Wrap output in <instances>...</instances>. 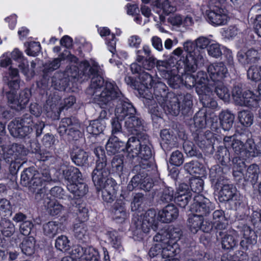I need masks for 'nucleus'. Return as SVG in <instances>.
<instances>
[{
  "mask_svg": "<svg viewBox=\"0 0 261 261\" xmlns=\"http://www.w3.org/2000/svg\"><path fill=\"white\" fill-rule=\"evenodd\" d=\"M87 94L93 96V102L101 108L110 107L116 99L122 97V93L114 82L105 81L98 73L91 78V84L87 89Z\"/></svg>",
  "mask_w": 261,
  "mask_h": 261,
  "instance_id": "obj_1",
  "label": "nucleus"
},
{
  "mask_svg": "<svg viewBox=\"0 0 261 261\" xmlns=\"http://www.w3.org/2000/svg\"><path fill=\"white\" fill-rule=\"evenodd\" d=\"M151 146L149 136L144 133L138 137L132 136L128 139L126 150L128 155L132 158L138 157L140 160L139 165L134 166L133 172H137L140 168L145 169L151 167L150 159L152 155Z\"/></svg>",
  "mask_w": 261,
  "mask_h": 261,
  "instance_id": "obj_2",
  "label": "nucleus"
},
{
  "mask_svg": "<svg viewBox=\"0 0 261 261\" xmlns=\"http://www.w3.org/2000/svg\"><path fill=\"white\" fill-rule=\"evenodd\" d=\"M33 117L25 114L20 118L15 119L8 125L10 134L15 138H30L35 131L36 138L41 136L45 126L42 121H38L33 125Z\"/></svg>",
  "mask_w": 261,
  "mask_h": 261,
  "instance_id": "obj_3",
  "label": "nucleus"
},
{
  "mask_svg": "<svg viewBox=\"0 0 261 261\" xmlns=\"http://www.w3.org/2000/svg\"><path fill=\"white\" fill-rule=\"evenodd\" d=\"M159 105L166 114L177 116L181 112L186 115L190 112L193 106L192 96L189 93L179 96L169 94L167 98Z\"/></svg>",
  "mask_w": 261,
  "mask_h": 261,
  "instance_id": "obj_4",
  "label": "nucleus"
},
{
  "mask_svg": "<svg viewBox=\"0 0 261 261\" xmlns=\"http://www.w3.org/2000/svg\"><path fill=\"white\" fill-rule=\"evenodd\" d=\"M136 229L134 231L135 235L139 236L142 239L144 233L149 232L150 229L155 231L158 229L159 222L156 219V212L153 209H149L143 215L133 220Z\"/></svg>",
  "mask_w": 261,
  "mask_h": 261,
  "instance_id": "obj_5",
  "label": "nucleus"
},
{
  "mask_svg": "<svg viewBox=\"0 0 261 261\" xmlns=\"http://www.w3.org/2000/svg\"><path fill=\"white\" fill-rule=\"evenodd\" d=\"M184 50L187 53L186 57H182L183 60H180L178 65L182 63L184 72L194 73L197 69L198 64L203 61L202 53L195 47L193 42L187 41L184 44Z\"/></svg>",
  "mask_w": 261,
  "mask_h": 261,
  "instance_id": "obj_6",
  "label": "nucleus"
},
{
  "mask_svg": "<svg viewBox=\"0 0 261 261\" xmlns=\"http://www.w3.org/2000/svg\"><path fill=\"white\" fill-rule=\"evenodd\" d=\"M3 160L7 163H10L9 172L13 175H15L21 166L20 162L17 160L21 156L26 155L24 146L19 143H13L11 145L2 148Z\"/></svg>",
  "mask_w": 261,
  "mask_h": 261,
  "instance_id": "obj_7",
  "label": "nucleus"
},
{
  "mask_svg": "<svg viewBox=\"0 0 261 261\" xmlns=\"http://www.w3.org/2000/svg\"><path fill=\"white\" fill-rule=\"evenodd\" d=\"M97 178L98 180H95L94 176H92L97 192L99 193L101 191L103 200L108 203H111L116 198L117 183L112 178H107V175L98 176Z\"/></svg>",
  "mask_w": 261,
  "mask_h": 261,
  "instance_id": "obj_8",
  "label": "nucleus"
},
{
  "mask_svg": "<svg viewBox=\"0 0 261 261\" xmlns=\"http://www.w3.org/2000/svg\"><path fill=\"white\" fill-rule=\"evenodd\" d=\"M205 11V16L207 21L214 26L225 25L228 17L224 11V6L220 3H211Z\"/></svg>",
  "mask_w": 261,
  "mask_h": 261,
  "instance_id": "obj_9",
  "label": "nucleus"
},
{
  "mask_svg": "<svg viewBox=\"0 0 261 261\" xmlns=\"http://www.w3.org/2000/svg\"><path fill=\"white\" fill-rule=\"evenodd\" d=\"M80 127V124L75 120L68 117L64 118L60 123L58 132L60 136L67 134L69 141L77 140L82 136Z\"/></svg>",
  "mask_w": 261,
  "mask_h": 261,
  "instance_id": "obj_10",
  "label": "nucleus"
},
{
  "mask_svg": "<svg viewBox=\"0 0 261 261\" xmlns=\"http://www.w3.org/2000/svg\"><path fill=\"white\" fill-rule=\"evenodd\" d=\"M221 190L219 192L218 198L220 202H229L233 204V208L237 210L242 203L241 196L237 192V189L232 185L225 184L224 182L220 185Z\"/></svg>",
  "mask_w": 261,
  "mask_h": 261,
  "instance_id": "obj_11",
  "label": "nucleus"
},
{
  "mask_svg": "<svg viewBox=\"0 0 261 261\" xmlns=\"http://www.w3.org/2000/svg\"><path fill=\"white\" fill-rule=\"evenodd\" d=\"M214 208L213 204L208 199L202 195L197 194L193 197L190 210L203 217L208 215Z\"/></svg>",
  "mask_w": 261,
  "mask_h": 261,
  "instance_id": "obj_12",
  "label": "nucleus"
},
{
  "mask_svg": "<svg viewBox=\"0 0 261 261\" xmlns=\"http://www.w3.org/2000/svg\"><path fill=\"white\" fill-rule=\"evenodd\" d=\"M31 95L30 89H25L22 90L19 95V98H16L14 92H7L6 96L10 107L16 111H19L23 109L28 103Z\"/></svg>",
  "mask_w": 261,
  "mask_h": 261,
  "instance_id": "obj_13",
  "label": "nucleus"
},
{
  "mask_svg": "<svg viewBox=\"0 0 261 261\" xmlns=\"http://www.w3.org/2000/svg\"><path fill=\"white\" fill-rule=\"evenodd\" d=\"M126 100L123 99V95L122 94V97L120 99H115L111 104L114 105L115 102H118L115 108V114L121 120H125L127 118L137 114L135 107L132 103L128 101V99Z\"/></svg>",
  "mask_w": 261,
  "mask_h": 261,
  "instance_id": "obj_14",
  "label": "nucleus"
},
{
  "mask_svg": "<svg viewBox=\"0 0 261 261\" xmlns=\"http://www.w3.org/2000/svg\"><path fill=\"white\" fill-rule=\"evenodd\" d=\"M93 152L97 157L96 167L92 173L95 180H98V176H106L109 173L108 170L105 168L107 165V160L104 149L101 146H97L93 149Z\"/></svg>",
  "mask_w": 261,
  "mask_h": 261,
  "instance_id": "obj_15",
  "label": "nucleus"
},
{
  "mask_svg": "<svg viewBox=\"0 0 261 261\" xmlns=\"http://www.w3.org/2000/svg\"><path fill=\"white\" fill-rule=\"evenodd\" d=\"M217 241L220 242L221 248L225 250H232L238 246V241L236 236L227 232L226 230L215 232Z\"/></svg>",
  "mask_w": 261,
  "mask_h": 261,
  "instance_id": "obj_16",
  "label": "nucleus"
},
{
  "mask_svg": "<svg viewBox=\"0 0 261 261\" xmlns=\"http://www.w3.org/2000/svg\"><path fill=\"white\" fill-rule=\"evenodd\" d=\"M152 197H159L163 203H169L175 198L174 192L172 188L166 186L163 182L159 185H154L152 193Z\"/></svg>",
  "mask_w": 261,
  "mask_h": 261,
  "instance_id": "obj_17",
  "label": "nucleus"
},
{
  "mask_svg": "<svg viewBox=\"0 0 261 261\" xmlns=\"http://www.w3.org/2000/svg\"><path fill=\"white\" fill-rule=\"evenodd\" d=\"M260 55L257 49L251 48L246 51L240 50L237 58L238 62L244 67L255 64L260 60Z\"/></svg>",
  "mask_w": 261,
  "mask_h": 261,
  "instance_id": "obj_18",
  "label": "nucleus"
},
{
  "mask_svg": "<svg viewBox=\"0 0 261 261\" xmlns=\"http://www.w3.org/2000/svg\"><path fill=\"white\" fill-rule=\"evenodd\" d=\"M51 180L49 169L46 167H42L39 170H36L29 188V191L34 193L38 188H42L43 184Z\"/></svg>",
  "mask_w": 261,
  "mask_h": 261,
  "instance_id": "obj_19",
  "label": "nucleus"
},
{
  "mask_svg": "<svg viewBox=\"0 0 261 261\" xmlns=\"http://www.w3.org/2000/svg\"><path fill=\"white\" fill-rule=\"evenodd\" d=\"M143 120L138 114H135L125 120L124 128L128 134L136 135V137H138V136L142 135L140 132L143 130Z\"/></svg>",
  "mask_w": 261,
  "mask_h": 261,
  "instance_id": "obj_20",
  "label": "nucleus"
},
{
  "mask_svg": "<svg viewBox=\"0 0 261 261\" xmlns=\"http://www.w3.org/2000/svg\"><path fill=\"white\" fill-rule=\"evenodd\" d=\"M207 71L213 83L221 82L228 73L227 69L222 62L210 65L207 67Z\"/></svg>",
  "mask_w": 261,
  "mask_h": 261,
  "instance_id": "obj_21",
  "label": "nucleus"
},
{
  "mask_svg": "<svg viewBox=\"0 0 261 261\" xmlns=\"http://www.w3.org/2000/svg\"><path fill=\"white\" fill-rule=\"evenodd\" d=\"M161 145L165 151H170L177 146V139L173 131L169 129H164L161 131Z\"/></svg>",
  "mask_w": 261,
  "mask_h": 261,
  "instance_id": "obj_22",
  "label": "nucleus"
},
{
  "mask_svg": "<svg viewBox=\"0 0 261 261\" xmlns=\"http://www.w3.org/2000/svg\"><path fill=\"white\" fill-rule=\"evenodd\" d=\"M105 169L108 170L109 173L107 178L110 173L118 175L119 177L124 173L126 168L124 164V157L123 155H117L114 156L111 161L110 166H106Z\"/></svg>",
  "mask_w": 261,
  "mask_h": 261,
  "instance_id": "obj_23",
  "label": "nucleus"
},
{
  "mask_svg": "<svg viewBox=\"0 0 261 261\" xmlns=\"http://www.w3.org/2000/svg\"><path fill=\"white\" fill-rule=\"evenodd\" d=\"M179 211L177 207L173 204H169L160 211L158 216L160 221L163 223H170L178 217Z\"/></svg>",
  "mask_w": 261,
  "mask_h": 261,
  "instance_id": "obj_24",
  "label": "nucleus"
},
{
  "mask_svg": "<svg viewBox=\"0 0 261 261\" xmlns=\"http://www.w3.org/2000/svg\"><path fill=\"white\" fill-rule=\"evenodd\" d=\"M196 91L198 94H201L205 92H210L212 89L210 88L211 81L208 79L206 73L203 71H199L196 74Z\"/></svg>",
  "mask_w": 261,
  "mask_h": 261,
  "instance_id": "obj_25",
  "label": "nucleus"
},
{
  "mask_svg": "<svg viewBox=\"0 0 261 261\" xmlns=\"http://www.w3.org/2000/svg\"><path fill=\"white\" fill-rule=\"evenodd\" d=\"M126 143L119 140L118 137L111 136L106 145V149L109 154H115L124 151L126 149Z\"/></svg>",
  "mask_w": 261,
  "mask_h": 261,
  "instance_id": "obj_26",
  "label": "nucleus"
},
{
  "mask_svg": "<svg viewBox=\"0 0 261 261\" xmlns=\"http://www.w3.org/2000/svg\"><path fill=\"white\" fill-rule=\"evenodd\" d=\"M224 174L223 168L219 165H214L210 169V180L215 189H219L221 182L224 180Z\"/></svg>",
  "mask_w": 261,
  "mask_h": 261,
  "instance_id": "obj_27",
  "label": "nucleus"
},
{
  "mask_svg": "<svg viewBox=\"0 0 261 261\" xmlns=\"http://www.w3.org/2000/svg\"><path fill=\"white\" fill-rule=\"evenodd\" d=\"M182 235L181 230L179 228L172 227L164 231L162 233H158L153 237L154 241L161 240L162 239H168L169 242H175L178 240Z\"/></svg>",
  "mask_w": 261,
  "mask_h": 261,
  "instance_id": "obj_28",
  "label": "nucleus"
},
{
  "mask_svg": "<svg viewBox=\"0 0 261 261\" xmlns=\"http://www.w3.org/2000/svg\"><path fill=\"white\" fill-rule=\"evenodd\" d=\"M87 230V226L84 222L80 221L73 225L74 236L80 243H86L89 241Z\"/></svg>",
  "mask_w": 261,
  "mask_h": 261,
  "instance_id": "obj_29",
  "label": "nucleus"
},
{
  "mask_svg": "<svg viewBox=\"0 0 261 261\" xmlns=\"http://www.w3.org/2000/svg\"><path fill=\"white\" fill-rule=\"evenodd\" d=\"M212 223L215 232L227 229L228 223L223 211L219 210L214 212Z\"/></svg>",
  "mask_w": 261,
  "mask_h": 261,
  "instance_id": "obj_30",
  "label": "nucleus"
},
{
  "mask_svg": "<svg viewBox=\"0 0 261 261\" xmlns=\"http://www.w3.org/2000/svg\"><path fill=\"white\" fill-rule=\"evenodd\" d=\"M69 79L63 72L57 71L51 77V86L59 91H64L68 85Z\"/></svg>",
  "mask_w": 261,
  "mask_h": 261,
  "instance_id": "obj_31",
  "label": "nucleus"
},
{
  "mask_svg": "<svg viewBox=\"0 0 261 261\" xmlns=\"http://www.w3.org/2000/svg\"><path fill=\"white\" fill-rule=\"evenodd\" d=\"M185 170L189 174L198 177L205 175L206 170L203 165L197 161H192L184 165Z\"/></svg>",
  "mask_w": 261,
  "mask_h": 261,
  "instance_id": "obj_32",
  "label": "nucleus"
},
{
  "mask_svg": "<svg viewBox=\"0 0 261 261\" xmlns=\"http://www.w3.org/2000/svg\"><path fill=\"white\" fill-rule=\"evenodd\" d=\"M64 179L69 184H72L82 179V174L80 170L74 166L68 167L62 171Z\"/></svg>",
  "mask_w": 261,
  "mask_h": 261,
  "instance_id": "obj_33",
  "label": "nucleus"
},
{
  "mask_svg": "<svg viewBox=\"0 0 261 261\" xmlns=\"http://www.w3.org/2000/svg\"><path fill=\"white\" fill-rule=\"evenodd\" d=\"M68 190L73 195L75 200L81 199L88 191L87 185L84 182H79L68 184L67 185Z\"/></svg>",
  "mask_w": 261,
  "mask_h": 261,
  "instance_id": "obj_34",
  "label": "nucleus"
},
{
  "mask_svg": "<svg viewBox=\"0 0 261 261\" xmlns=\"http://www.w3.org/2000/svg\"><path fill=\"white\" fill-rule=\"evenodd\" d=\"M112 212L113 219L119 222L123 221L127 216L125 203L121 200H118L114 203Z\"/></svg>",
  "mask_w": 261,
  "mask_h": 261,
  "instance_id": "obj_35",
  "label": "nucleus"
},
{
  "mask_svg": "<svg viewBox=\"0 0 261 261\" xmlns=\"http://www.w3.org/2000/svg\"><path fill=\"white\" fill-rule=\"evenodd\" d=\"M259 173V166L255 163L251 164L246 169L244 176L245 180L254 186L258 181Z\"/></svg>",
  "mask_w": 261,
  "mask_h": 261,
  "instance_id": "obj_36",
  "label": "nucleus"
},
{
  "mask_svg": "<svg viewBox=\"0 0 261 261\" xmlns=\"http://www.w3.org/2000/svg\"><path fill=\"white\" fill-rule=\"evenodd\" d=\"M214 141L213 134L211 131L207 130L206 138L199 141L196 145L206 153L213 154L214 152Z\"/></svg>",
  "mask_w": 261,
  "mask_h": 261,
  "instance_id": "obj_37",
  "label": "nucleus"
},
{
  "mask_svg": "<svg viewBox=\"0 0 261 261\" xmlns=\"http://www.w3.org/2000/svg\"><path fill=\"white\" fill-rule=\"evenodd\" d=\"M73 163L78 166H83L87 164L88 154L84 150L79 148L74 149L70 154Z\"/></svg>",
  "mask_w": 261,
  "mask_h": 261,
  "instance_id": "obj_38",
  "label": "nucleus"
},
{
  "mask_svg": "<svg viewBox=\"0 0 261 261\" xmlns=\"http://www.w3.org/2000/svg\"><path fill=\"white\" fill-rule=\"evenodd\" d=\"M206 115L205 112L198 111L197 112L193 119L190 120L189 123L190 126L191 130L196 129H201L204 128L206 124Z\"/></svg>",
  "mask_w": 261,
  "mask_h": 261,
  "instance_id": "obj_39",
  "label": "nucleus"
},
{
  "mask_svg": "<svg viewBox=\"0 0 261 261\" xmlns=\"http://www.w3.org/2000/svg\"><path fill=\"white\" fill-rule=\"evenodd\" d=\"M210 88H212V93L214 92L221 99L225 101H228L230 98V93L227 88L226 87L222 82H218L210 84Z\"/></svg>",
  "mask_w": 261,
  "mask_h": 261,
  "instance_id": "obj_40",
  "label": "nucleus"
},
{
  "mask_svg": "<svg viewBox=\"0 0 261 261\" xmlns=\"http://www.w3.org/2000/svg\"><path fill=\"white\" fill-rule=\"evenodd\" d=\"M80 77L85 76L84 80L90 78L91 76H93L98 73V66L93 65H90L87 61H84L81 63L79 66Z\"/></svg>",
  "mask_w": 261,
  "mask_h": 261,
  "instance_id": "obj_41",
  "label": "nucleus"
},
{
  "mask_svg": "<svg viewBox=\"0 0 261 261\" xmlns=\"http://www.w3.org/2000/svg\"><path fill=\"white\" fill-rule=\"evenodd\" d=\"M61 65V62L59 59L55 58L52 61H49L46 63L44 65V69L43 70V77L42 80V83L43 85L46 86L48 83L49 80V76L48 73L52 72L58 69Z\"/></svg>",
  "mask_w": 261,
  "mask_h": 261,
  "instance_id": "obj_42",
  "label": "nucleus"
},
{
  "mask_svg": "<svg viewBox=\"0 0 261 261\" xmlns=\"http://www.w3.org/2000/svg\"><path fill=\"white\" fill-rule=\"evenodd\" d=\"M153 94L158 104L167 98V96L170 93L167 92L166 85L162 82H158L153 84Z\"/></svg>",
  "mask_w": 261,
  "mask_h": 261,
  "instance_id": "obj_43",
  "label": "nucleus"
},
{
  "mask_svg": "<svg viewBox=\"0 0 261 261\" xmlns=\"http://www.w3.org/2000/svg\"><path fill=\"white\" fill-rule=\"evenodd\" d=\"M71 204L75 208L77 217L81 219L80 221L85 222L89 217L88 208L86 203L82 202L81 199L72 200Z\"/></svg>",
  "mask_w": 261,
  "mask_h": 261,
  "instance_id": "obj_44",
  "label": "nucleus"
},
{
  "mask_svg": "<svg viewBox=\"0 0 261 261\" xmlns=\"http://www.w3.org/2000/svg\"><path fill=\"white\" fill-rule=\"evenodd\" d=\"M61 224L58 221H51L43 225V231L46 236L54 238L61 231Z\"/></svg>",
  "mask_w": 261,
  "mask_h": 261,
  "instance_id": "obj_45",
  "label": "nucleus"
},
{
  "mask_svg": "<svg viewBox=\"0 0 261 261\" xmlns=\"http://www.w3.org/2000/svg\"><path fill=\"white\" fill-rule=\"evenodd\" d=\"M261 155V139L256 144L253 139L246 145L245 159H252Z\"/></svg>",
  "mask_w": 261,
  "mask_h": 261,
  "instance_id": "obj_46",
  "label": "nucleus"
},
{
  "mask_svg": "<svg viewBox=\"0 0 261 261\" xmlns=\"http://www.w3.org/2000/svg\"><path fill=\"white\" fill-rule=\"evenodd\" d=\"M234 115L230 111H223L220 115V121L222 128L225 131H229L234 123Z\"/></svg>",
  "mask_w": 261,
  "mask_h": 261,
  "instance_id": "obj_47",
  "label": "nucleus"
},
{
  "mask_svg": "<svg viewBox=\"0 0 261 261\" xmlns=\"http://www.w3.org/2000/svg\"><path fill=\"white\" fill-rule=\"evenodd\" d=\"M101 36H108L106 38V43L108 45L109 50L114 55L116 50V40L115 36L114 34H110V30L107 28H101L98 30Z\"/></svg>",
  "mask_w": 261,
  "mask_h": 261,
  "instance_id": "obj_48",
  "label": "nucleus"
},
{
  "mask_svg": "<svg viewBox=\"0 0 261 261\" xmlns=\"http://www.w3.org/2000/svg\"><path fill=\"white\" fill-rule=\"evenodd\" d=\"M156 242H162V255L163 258H168L174 256L175 255V247L176 245L172 242H169L168 239H162Z\"/></svg>",
  "mask_w": 261,
  "mask_h": 261,
  "instance_id": "obj_49",
  "label": "nucleus"
},
{
  "mask_svg": "<svg viewBox=\"0 0 261 261\" xmlns=\"http://www.w3.org/2000/svg\"><path fill=\"white\" fill-rule=\"evenodd\" d=\"M106 127L105 120L95 119L90 121L86 127L87 132L93 135H98L102 133Z\"/></svg>",
  "mask_w": 261,
  "mask_h": 261,
  "instance_id": "obj_50",
  "label": "nucleus"
},
{
  "mask_svg": "<svg viewBox=\"0 0 261 261\" xmlns=\"http://www.w3.org/2000/svg\"><path fill=\"white\" fill-rule=\"evenodd\" d=\"M242 103L239 106H245L248 107H256L258 104V96L250 90H246L243 93Z\"/></svg>",
  "mask_w": 261,
  "mask_h": 261,
  "instance_id": "obj_51",
  "label": "nucleus"
},
{
  "mask_svg": "<svg viewBox=\"0 0 261 261\" xmlns=\"http://www.w3.org/2000/svg\"><path fill=\"white\" fill-rule=\"evenodd\" d=\"M35 239L33 237L24 239L20 244L22 252L27 256L33 255L35 251Z\"/></svg>",
  "mask_w": 261,
  "mask_h": 261,
  "instance_id": "obj_52",
  "label": "nucleus"
},
{
  "mask_svg": "<svg viewBox=\"0 0 261 261\" xmlns=\"http://www.w3.org/2000/svg\"><path fill=\"white\" fill-rule=\"evenodd\" d=\"M106 237L108 242L113 248L119 251L123 250L121 238L117 231H108L106 233Z\"/></svg>",
  "mask_w": 261,
  "mask_h": 261,
  "instance_id": "obj_53",
  "label": "nucleus"
},
{
  "mask_svg": "<svg viewBox=\"0 0 261 261\" xmlns=\"http://www.w3.org/2000/svg\"><path fill=\"white\" fill-rule=\"evenodd\" d=\"M15 231V226L10 220L2 218L0 220V231L4 236L10 237L14 234Z\"/></svg>",
  "mask_w": 261,
  "mask_h": 261,
  "instance_id": "obj_54",
  "label": "nucleus"
},
{
  "mask_svg": "<svg viewBox=\"0 0 261 261\" xmlns=\"http://www.w3.org/2000/svg\"><path fill=\"white\" fill-rule=\"evenodd\" d=\"M154 6L163 11L165 14L168 15L176 10V5L171 4L168 0H155Z\"/></svg>",
  "mask_w": 261,
  "mask_h": 261,
  "instance_id": "obj_55",
  "label": "nucleus"
},
{
  "mask_svg": "<svg viewBox=\"0 0 261 261\" xmlns=\"http://www.w3.org/2000/svg\"><path fill=\"white\" fill-rule=\"evenodd\" d=\"M151 87H138L137 91L140 96L143 98L144 104L147 107L151 106L152 103H154L155 100L153 98V95L149 89Z\"/></svg>",
  "mask_w": 261,
  "mask_h": 261,
  "instance_id": "obj_56",
  "label": "nucleus"
},
{
  "mask_svg": "<svg viewBox=\"0 0 261 261\" xmlns=\"http://www.w3.org/2000/svg\"><path fill=\"white\" fill-rule=\"evenodd\" d=\"M215 156L216 159L223 166H227L230 163V153L225 146H220L218 147Z\"/></svg>",
  "mask_w": 261,
  "mask_h": 261,
  "instance_id": "obj_57",
  "label": "nucleus"
},
{
  "mask_svg": "<svg viewBox=\"0 0 261 261\" xmlns=\"http://www.w3.org/2000/svg\"><path fill=\"white\" fill-rule=\"evenodd\" d=\"M238 118L240 123L245 127H249L253 123L254 116L250 111L243 110L239 112Z\"/></svg>",
  "mask_w": 261,
  "mask_h": 261,
  "instance_id": "obj_58",
  "label": "nucleus"
},
{
  "mask_svg": "<svg viewBox=\"0 0 261 261\" xmlns=\"http://www.w3.org/2000/svg\"><path fill=\"white\" fill-rule=\"evenodd\" d=\"M36 171L33 168H29L24 170L21 174V185L29 188L33 178L35 175Z\"/></svg>",
  "mask_w": 261,
  "mask_h": 261,
  "instance_id": "obj_59",
  "label": "nucleus"
},
{
  "mask_svg": "<svg viewBox=\"0 0 261 261\" xmlns=\"http://www.w3.org/2000/svg\"><path fill=\"white\" fill-rule=\"evenodd\" d=\"M169 86L173 89H177L182 84L181 76L178 74H173L171 72H166L164 76Z\"/></svg>",
  "mask_w": 261,
  "mask_h": 261,
  "instance_id": "obj_60",
  "label": "nucleus"
},
{
  "mask_svg": "<svg viewBox=\"0 0 261 261\" xmlns=\"http://www.w3.org/2000/svg\"><path fill=\"white\" fill-rule=\"evenodd\" d=\"M202 218V216L197 214L189 217L188 219L189 225L191 231L193 233H196L199 230Z\"/></svg>",
  "mask_w": 261,
  "mask_h": 261,
  "instance_id": "obj_61",
  "label": "nucleus"
},
{
  "mask_svg": "<svg viewBox=\"0 0 261 261\" xmlns=\"http://www.w3.org/2000/svg\"><path fill=\"white\" fill-rule=\"evenodd\" d=\"M210 92H205L199 95L200 102L202 104L203 107L211 109H216L218 107L217 102L209 95Z\"/></svg>",
  "mask_w": 261,
  "mask_h": 261,
  "instance_id": "obj_62",
  "label": "nucleus"
},
{
  "mask_svg": "<svg viewBox=\"0 0 261 261\" xmlns=\"http://www.w3.org/2000/svg\"><path fill=\"white\" fill-rule=\"evenodd\" d=\"M247 77L252 81L258 82L261 80V66H250L247 70Z\"/></svg>",
  "mask_w": 261,
  "mask_h": 261,
  "instance_id": "obj_63",
  "label": "nucleus"
},
{
  "mask_svg": "<svg viewBox=\"0 0 261 261\" xmlns=\"http://www.w3.org/2000/svg\"><path fill=\"white\" fill-rule=\"evenodd\" d=\"M140 87H152L154 84L152 76L148 72L143 71L139 75Z\"/></svg>",
  "mask_w": 261,
  "mask_h": 261,
  "instance_id": "obj_64",
  "label": "nucleus"
}]
</instances>
